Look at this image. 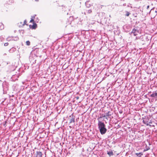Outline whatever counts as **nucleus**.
<instances>
[{"mask_svg": "<svg viewBox=\"0 0 157 157\" xmlns=\"http://www.w3.org/2000/svg\"><path fill=\"white\" fill-rule=\"evenodd\" d=\"M98 125L101 133V134H105L107 131V129L105 128V125L104 123L99 121Z\"/></svg>", "mask_w": 157, "mask_h": 157, "instance_id": "nucleus-1", "label": "nucleus"}, {"mask_svg": "<svg viewBox=\"0 0 157 157\" xmlns=\"http://www.w3.org/2000/svg\"><path fill=\"white\" fill-rule=\"evenodd\" d=\"M112 114L111 113L110 111H108L107 113H106L105 115L102 114L101 117H106V118L107 119V117H109V116H111Z\"/></svg>", "mask_w": 157, "mask_h": 157, "instance_id": "nucleus-2", "label": "nucleus"}, {"mask_svg": "<svg viewBox=\"0 0 157 157\" xmlns=\"http://www.w3.org/2000/svg\"><path fill=\"white\" fill-rule=\"evenodd\" d=\"M132 33L133 34L134 36H136L139 33V31L137 29L135 28L132 30Z\"/></svg>", "mask_w": 157, "mask_h": 157, "instance_id": "nucleus-3", "label": "nucleus"}, {"mask_svg": "<svg viewBox=\"0 0 157 157\" xmlns=\"http://www.w3.org/2000/svg\"><path fill=\"white\" fill-rule=\"evenodd\" d=\"M29 27L30 28H32L33 29H35L37 27V25L35 23H33L32 25H30Z\"/></svg>", "mask_w": 157, "mask_h": 157, "instance_id": "nucleus-4", "label": "nucleus"}, {"mask_svg": "<svg viewBox=\"0 0 157 157\" xmlns=\"http://www.w3.org/2000/svg\"><path fill=\"white\" fill-rule=\"evenodd\" d=\"M42 153L41 152H37V157H41L42 156Z\"/></svg>", "mask_w": 157, "mask_h": 157, "instance_id": "nucleus-5", "label": "nucleus"}, {"mask_svg": "<svg viewBox=\"0 0 157 157\" xmlns=\"http://www.w3.org/2000/svg\"><path fill=\"white\" fill-rule=\"evenodd\" d=\"M18 25L19 27H22L24 26V24L22 22H19L18 23Z\"/></svg>", "mask_w": 157, "mask_h": 157, "instance_id": "nucleus-6", "label": "nucleus"}, {"mask_svg": "<svg viewBox=\"0 0 157 157\" xmlns=\"http://www.w3.org/2000/svg\"><path fill=\"white\" fill-rule=\"evenodd\" d=\"M143 122L144 124H146L147 126H151V125H150L148 121H145L144 120H143Z\"/></svg>", "mask_w": 157, "mask_h": 157, "instance_id": "nucleus-7", "label": "nucleus"}, {"mask_svg": "<svg viewBox=\"0 0 157 157\" xmlns=\"http://www.w3.org/2000/svg\"><path fill=\"white\" fill-rule=\"evenodd\" d=\"M151 97H157V93L155 92L153 93L151 95Z\"/></svg>", "mask_w": 157, "mask_h": 157, "instance_id": "nucleus-8", "label": "nucleus"}, {"mask_svg": "<svg viewBox=\"0 0 157 157\" xmlns=\"http://www.w3.org/2000/svg\"><path fill=\"white\" fill-rule=\"evenodd\" d=\"M107 154L109 156L112 155H113V152L112 151H109L107 152Z\"/></svg>", "mask_w": 157, "mask_h": 157, "instance_id": "nucleus-9", "label": "nucleus"}, {"mask_svg": "<svg viewBox=\"0 0 157 157\" xmlns=\"http://www.w3.org/2000/svg\"><path fill=\"white\" fill-rule=\"evenodd\" d=\"M75 122V119L73 118H71L70 120V123H71L72 122Z\"/></svg>", "mask_w": 157, "mask_h": 157, "instance_id": "nucleus-10", "label": "nucleus"}, {"mask_svg": "<svg viewBox=\"0 0 157 157\" xmlns=\"http://www.w3.org/2000/svg\"><path fill=\"white\" fill-rule=\"evenodd\" d=\"M26 44L27 45L29 46L30 45V42L28 40L26 41Z\"/></svg>", "mask_w": 157, "mask_h": 157, "instance_id": "nucleus-11", "label": "nucleus"}, {"mask_svg": "<svg viewBox=\"0 0 157 157\" xmlns=\"http://www.w3.org/2000/svg\"><path fill=\"white\" fill-rule=\"evenodd\" d=\"M130 14V13H129V12H128V11L126 12V16H128Z\"/></svg>", "mask_w": 157, "mask_h": 157, "instance_id": "nucleus-12", "label": "nucleus"}, {"mask_svg": "<svg viewBox=\"0 0 157 157\" xmlns=\"http://www.w3.org/2000/svg\"><path fill=\"white\" fill-rule=\"evenodd\" d=\"M27 23V21L26 20H25L23 22V24H24V25H28L27 24H26V23Z\"/></svg>", "mask_w": 157, "mask_h": 157, "instance_id": "nucleus-13", "label": "nucleus"}, {"mask_svg": "<svg viewBox=\"0 0 157 157\" xmlns=\"http://www.w3.org/2000/svg\"><path fill=\"white\" fill-rule=\"evenodd\" d=\"M92 12V10H88L87 11V13H91Z\"/></svg>", "mask_w": 157, "mask_h": 157, "instance_id": "nucleus-14", "label": "nucleus"}, {"mask_svg": "<svg viewBox=\"0 0 157 157\" xmlns=\"http://www.w3.org/2000/svg\"><path fill=\"white\" fill-rule=\"evenodd\" d=\"M8 44H9V43H8L7 42V43H4V45L5 46H8Z\"/></svg>", "mask_w": 157, "mask_h": 157, "instance_id": "nucleus-15", "label": "nucleus"}, {"mask_svg": "<svg viewBox=\"0 0 157 157\" xmlns=\"http://www.w3.org/2000/svg\"><path fill=\"white\" fill-rule=\"evenodd\" d=\"M30 22H33V23H34V20L33 19H31L30 21Z\"/></svg>", "mask_w": 157, "mask_h": 157, "instance_id": "nucleus-16", "label": "nucleus"}, {"mask_svg": "<svg viewBox=\"0 0 157 157\" xmlns=\"http://www.w3.org/2000/svg\"><path fill=\"white\" fill-rule=\"evenodd\" d=\"M138 154H139V155H140V156H141L142 155V154L141 153H138Z\"/></svg>", "mask_w": 157, "mask_h": 157, "instance_id": "nucleus-17", "label": "nucleus"}, {"mask_svg": "<svg viewBox=\"0 0 157 157\" xmlns=\"http://www.w3.org/2000/svg\"><path fill=\"white\" fill-rule=\"evenodd\" d=\"M136 154L137 155V156H138L139 154H138V153H136Z\"/></svg>", "mask_w": 157, "mask_h": 157, "instance_id": "nucleus-18", "label": "nucleus"}, {"mask_svg": "<svg viewBox=\"0 0 157 157\" xmlns=\"http://www.w3.org/2000/svg\"><path fill=\"white\" fill-rule=\"evenodd\" d=\"M149 6H147V9H148V8H149Z\"/></svg>", "mask_w": 157, "mask_h": 157, "instance_id": "nucleus-19", "label": "nucleus"}, {"mask_svg": "<svg viewBox=\"0 0 157 157\" xmlns=\"http://www.w3.org/2000/svg\"><path fill=\"white\" fill-rule=\"evenodd\" d=\"M35 1H36V2H38L39 1V0H35Z\"/></svg>", "mask_w": 157, "mask_h": 157, "instance_id": "nucleus-20", "label": "nucleus"}, {"mask_svg": "<svg viewBox=\"0 0 157 157\" xmlns=\"http://www.w3.org/2000/svg\"><path fill=\"white\" fill-rule=\"evenodd\" d=\"M69 24H71V22H69Z\"/></svg>", "mask_w": 157, "mask_h": 157, "instance_id": "nucleus-21", "label": "nucleus"}, {"mask_svg": "<svg viewBox=\"0 0 157 157\" xmlns=\"http://www.w3.org/2000/svg\"><path fill=\"white\" fill-rule=\"evenodd\" d=\"M15 69V68H13V70H14Z\"/></svg>", "mask_w": 157, "mask_h": 157, "instance_id": "nucleus-22", "label": "nucleus"}, {"mask_svg": "<svg viewBox=\"0 0 157 157\" xmlns=\"http://www.w3.org/2000/svg\"><path fill=\"white\" fill-rule=\"evenodd\" d=\"M78 98H77V99H78Z\"/></svg>", "mask_w": 157, "mask_h": 157, "instance_id": "nucleus-23", "label": "nucleus"}, {"mask_svg": "<svg viewBox=\"0 0 157 157\" xmlns=\"http://www.w3.org/2000/svg\"><path fill=\"white\" fill-rule=\"evenodd\" d=\"M139 157H140V156H139Z\"/></svg>", "mask_w": 157, "mask_h": 157, "instance_id": "nucleus-24", "label": "nucleus"}]
</instances>
